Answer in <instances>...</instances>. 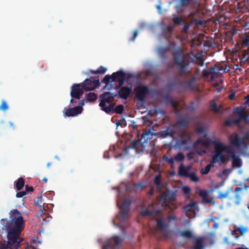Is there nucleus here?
<instances>
[{
	"label": "nucleus",
	"mask_w": 249,
	"mask_h": 249,
	"mask_svg": "<svg viewBox=\"0 0 249 249\" xmlns=\"http://www.w3.org/2000/svg\"><path fill=\"white\" fill-rule=\"evenodd\" d=\"M190 55H193V53L190 52L184 55L182 49L180 47L177 48L172 52L174 64L178 70L177 74L179 77H182L189 72L188 69L189 63L186 62L185 57Z\"/></svg>",
	"instance_id": "nucleus-1"
},
{
	"label": "nucleus",
	"mask_w": 249,
	"mask_h": 249,
	"mask_svg": "<svg viewBox=\"0 0 249 249\" xmlns=\"http://www.w3.org/2000/svg\"><path fill=\"white\" fill-rule=\"evenodd\" d=\"M216 144L218 151L225 160L224 163L227 160V158L223 154L224 152L226 153L229 155V157L232 159V165L233 167H240L241 166V160L235 156L234 150L231 146L225 145L223 142H216Z\"/></svg>",
	"instance_id": "nucleus-2"
},
{
	"label": "nucleus",
	"mask_w": 249,
	"mask_h": 249,
	"mask_svg": "<svg viewBox=\"0 0 249 249\" xmlns=\"http://www.w3.org/2000/svg\"><path fill=\"white\" fill-rule=\"evenodd\" d=\"M116 93L114 94L110 92H105L99 96L100 104L99 106L101 109L107 113H109L113 111V107L115 104L112 102L114 97L117 96Z\"/></svg>",
	"instance_id": "nucleus-3"
},
{
	"label": "nucleus",
	"mask_w": 249,
	"mask_h": 249,
	"mask_svg": "<svg viewBox=\"0 0 249 249\" xmlns=\"http://www.w3.org/2000/svg\"><path fill=\"white\" fill-rule=\"evenodd\" d=\"M21 232L14 227L10 228L8 230L7 238L8 241L4 248H9L10 249H18L21 240L18 241V235Z\"/></svg>",
	"instance_id": "nucleus-4"
},
{
	"label": "nucleus",
	"mask_w": 249,
	"mask_h": 249,
	"mask_svg": "<svg viewBox=\"0 0 249 249\" xmlns=\"http://www.w3.org/2000/svg\"><path fill=\"white\" fill-rule=\"evenodd\" d=\"M126 73L123 71H119L113 72L111 75H106L102 80L103 83L106 84L104 89L107 88L108 90L112 89V82H116L125 78Z\"/></svg>",
	"instance_id": "nucleus-5"
},
{
	"label": "nucleus",
	"mask_w": 249,
	"mask_h": 249,
	"mask_svg": "<svg viewBox=\"0 0 249 249\" xmlns=\"http://www.w3.org/2000/svg\"><path fill=\"white\" fill-rule=\"evenodd\" d=\"M214 152L212 157V160L211 162L208 164L204 169H202L200 171V173L202 175L208 174L211 170L212 167L214 166V164L218 162H220L222 163H224L225 159L224 157L220 154V153L218 151L217 148L216 142L214 143Z\"/></svg>",
	"instance_id": "nucleus-6"
},
{
	"label": "nucleus",
	"mask_w": 249,
	"mask_h": 249,
	"mask_svg": "<svg viewBox=\"0 0 249 249\" xmlns=\"http://www.w3.org/2000/svg\"><path fill=\"white\" fill-rule=\"evenodd\" d=\"M80 84L84 90L91 91L100 86V81L99 79L95 80L93 77H90Z\"/></svg>",
	"instance_id": "nucleus-7"
},
{
	"label": "nucleus",
	"mask_w": 249,
	"mask_h": 249,
	"mask_svg": "<svg viewBox=\"0 0 249 249\" xmlns=\"http://www.w3.org/2000/svg\"><path fill=\"white\" fill-rule=\"evenodd\" d=\"M122 241L118 236H113L102 246V249H118Z\"/></svg>",
	"instance_id": "nucleus-8"
},
{
	"label": "nucleus",
	"mask_w": 249,
	"mask_h": 249,
	"mask_svg": "<svg viewBox=\"0 0 249 249\" xmlns=\"http://www.w3.org/2000/svg\"><path fill=\"white\" fill-rule=\"evenodd\" d=\"M135 97L140 101L143 102L146 96L150 93V90L146 86L139 85L135 88Z\"/></svg>",
	"instance_id": "nucleus-9"
},
{
	"label": "nucleus",
	"mask_w": 249,
	"mask_h": 249,
	"mask_svg": "<svg viewBox=\"0 0 249 249\" xmlns=\"http://www.w3.org/2000/svg\"><path fill=\"white\" fill-rule=\"evenodd\" d=\"M176 194L174 192H167L163 193L160 198L161 206L166 208H170L168 202H171L175 199Z\"/></svg>",
	"instance_id": "nucleus-10"
},
{
	"label": "nucleus",
	"mask_w": 249,
	"mask_h": 249,
	"mask_svg": "<svg viewBox=\"0 0 249 249\" xmlns=\"http://www.w3.org/2000/svg\"><path fill=\"white\" fill-rule=\"evenodd\" d=\"M178 85L183 88L185 89L194 90L196 87V77L193 76L190 79L182 82L178 81L175 83L174 85Z\"/></svg>",
	"instance_id": "nucleus-11"
},
{
	"label": "nucleus",
	"mask_w": 249,
	"mask_h": 249,
	"mask_svg": "<svg viewBox=\"0 0 249 249\" xmlns=\"http://www.w3.org/2000/svg\"><path fill=\"white\" fill-rule=\"evenodd\" d=\"M71 96L76 99H80L84 93V89L81 84H74L71 87Z\"/></svg>",
	"instance_id": "nucleus-12"
},
{
	"label": "nucleus",
	"mask_w": 249,
	"mask_h": 249,
	"mask_svg": "<svg viewBox=\"0 0 249 249\" xmlns=\"http://www.w3.org/2000/svg\"><path fill=\"white\" fill-rule=\"evenodd\" d=\"M46 210L45 208L42 209L40 207L39 212L36 213V216L39 218V221L43 224H47L49 222L52 218V217L49 215V214L46 212Z\"/></svg>",
	"instance_id": "nucleus-13"
},
{
	"label": "nucleus",
	"mask_w": 249,
	"mask_h": 249,
	"mask_svg": "<svg viewBox=\"0 0 249 249\" xmlns=\"http://www.w3.org/2000/svg\"><path fill=\"white\" fill-rule=\"evenodd\" d=\"M197 205V203L192 199L189 204L185 205L183 209L186 213V215L190 216L194 214L195 213L196 209L198 210V208L196 207Z\"/></svg>",
	"instance_id": "nucleus-14"
},
{
	"label": "nucleus",
	"mask_w": 249,
	"mask_h": 249,
	"mask_svg": "<svg viewBox=\"0 0 249 249\" xmlns=\"http://www.w3.org/2000/svg\"><path fill=\"white\" fill-rule=\"evenodd\" d=\"M64 113L65 116L68 117H74L82 112L83 108L80 106H77L73 108H69L64 109Z\"/></svg>",
	"instance_id": "nucleus-15"
},
{
	"label": "nucleus",
	"mask_w": 249,
	"mask_h": 249,
	"mask_svg": "<svg viewBox=\"0 0 249 249\" xmlns=\"http://www.w3.org/2000/svg\"><path fill=\"white\" fill-rule=\"evenodd\" d=\"M118 90V94L120 97L124 100L128 98L132 91V85L130 84L129 86L123 87L119 89Z\"/></svg>",
	"instance_id": "nucleus-16"
},
{
	"label": "nucleus",
	"mask_w": 249,
	"mask_h": 249,
	"mask_svg": "<svg viewBox=\"0 0 249 249\" xmlns=\"http://www.w3.org/2000/svg\"><path fill=\"white\" fill-rule=\"evenodd\" d=\"M202 53L200 52L197 53L194 57L191 58L189 63H194L203 66L204 65V60L202 58Z\"/></svg>",
	"instance_id": "nucleus-17"
},
{
	"label": "nucleus",
	"mask_w": 249,
	"mask_h": 249,
	"mask_svg": "<svg viewBox=\"0 0 249 249\" xmlns=\"http://www.w3.org/2000/svg\"><path fill=\"white\" fill-rule=\"evenodd\" d=\"M157 226L162 231V234L166 237H169V232L166 230L168 226L167 224L164 223L162 219H157Z\"/></svg>",
	"instance_id": "nucleus-18"
},
{
	"label": "nucleus",
	"mask_w": 249,
	"mask_h": 249,
	"mask_svg": "<svg viewBox=\"0 0 249 249\" xmlns=\"http://www.w3.org/2000/svg\"><path fill=\"white\" fill-rule=\"evenodd\" d=\"M13 221H14L15 224V226L13 227L22 231L24 228L23 217L21 216L14 217Z\"/></svg>",
	"instance_id": "nucleus-19"
},
{
	"label": "nucleus",
	"mask_w": 249,
	"mask_h": 249,
	"mask_svg": "<svg viewBox=\"0 0 249 249\" xmlns=\"http://www.w3.org/2000/svg\"><path fill=\"white\" fill-rule=\"evenodd\" d=\"M245 142V138L243 137L241 138L237 134H236L233 140L231 141V143L237 147H240L241 145L244 144Z\"/></svg>",
	"instance_id": "nucleus-20"
},
{
	"label": "nucleus",
	"mask_w": 249,
	"mask_h": 249,
	"mask_svg": "<svg viewBox=\"0 0 249 249\" xmlns=\"http://www.w3.org/2000/svg\"><path fill=\"white\" fill-rule=\"evenodd\" d=\"M234 111L241 119L245 120L247 118V115L245 111V109L242 107H235Z\"/></svg>",
	"instance_id": "nucleus-21"
},
{
	"label": "nucleus",
	"mask_w": 249,
	"mask_h": 249,
	"mask_svg": "<svg viewBox=\"0 0 249 249\" xmlns=\"http://www.w3.org/2000/svg\"><path fill=\"white\" fill-rule=\"evenodd\" d=\"M204 238L203 237L196 238L194 245V249H204Z\"/></svg>",
	"instance_id": "nucleus-22"
},
{
	"label": "nucleus",
	"mask_w": 249,
	"mask_h": 249,
	"mask_svg": "<svg viewBox=\"0 0 249 249\" xmlns=\"http://www.w3.org/2000/svg\"><path fill=\"white\" fill-rule=\"evenodd\" d=\"M209 74L211 75L212 79H214L221 75L220 71L218 70V66L216 65L209 69Z\"/></svg>",
	"instance_id": "nucleus-23"
},
{
	"label": "nucleus",
	"mask_w": 249,
	"mask_h": 249,
	"mask_svg": "<svg viewBox=\"0 0 249 249\" xmlns=\"http://www.w3.org/2000/svg\"><path fill=\"white\" fill-rule=\"evenodd\" d=\"M210 109L212 111L215 113H221L223 112L222 106L220 105L218 106L216 103L213 101L211 102Z\"/></svg>",
	"instance_id": "nucleus-24"
},
{
	"label": "nucleus",
	"mask_w": 249,
	"mask_h": 249,
	"mask_svg": "<svg viewBox=\"0 0 249 249\" xmlns=\"http://www.w3.org/2000/svg\"><path fill=\"white\" fill-rule=\"evenodd\" d=\"M166 131H167L169 134V137L174 138V136L177 133V129L176 127V125H171L167 127Z\"/></svg>",
	"instance_id": "nucleus-25"
},
{
	"label": "nucleus",
	"mask_w": 249,
	"mask_h": 249,
	"mask_svg": "<svg viewBox=\"0 0 249 249\" xmlns=\"http://www.w3.org/2000/svg\"><path fill=\"white\" fill-rule=\"evenodd\" d=\"M97 94L94 92H89L86 95L87 101L89 102H94L97 99Z\"/></svg>",
	"instance_id": "nucleus-26"
},
{
	"label": "nucleus",
	"mask_w": 249,
	"mask_h": 249,
	"mask_svg": "<svg viewBox=\"0 0 249 249\" xmlns=\"http://www.w3.org/2000/svg\"><path fill=\"white\" fill-rule=\"evenodd\" d=\"M189 168L185 167L183 165H181L178 169V173L181 176L187 177L189 174Z\"/></svg>",
	"instance_id": "nucleus-27"
},
{
	"label": "nucleus",
	"mask_w": 249,
	"mask_h": 249,
	"mask_svg": "<svg viewBox=\"0 0 249 249\" xmlns=\"http://www.w3.org/2000/svg\"><path fill=\"white\" fill-rule=\"evenodd\" d=\"M24 185V179L20 178L16 181V188L17 190H21Z\"/></svg>",
	"instance_id": "nucleus-28"
},
{
	"label": "nucleus",
	"mask_w": 249,
	"mask_h": 249,
	"mask_svg": "<svg viewBox=\"0 0 249 249\" xmlns=\"http://www.w3.org/2000/svg\"><path fill=\"white\" fill-rule=\"evenodd\" d=\"M107 71V69L104 67L103 66H100L97 70H89V72L91 74H103L106 73Z\"/></svg>",
	"instance_id": "nucleus-29"
},
{
	"label": "nucleus",
	"mask_w": 249,
	"mask_h": 249,
	"mask_svg": "<svg viewBox=\"0 0 249 249\" xmlns=\"http://www.w3.org/2000/svg\"><path fill=\"white\" fill-rule=\"evenodd\" d=\"M158 211L155 212L154 210H149L148 209L143 210L141 212L140 214L142 216H144L146 215L153 216L158 213Z\"/></svg>",
	"instance_id": "nucleus-30"
},
{
	"label": "nucleus",
	"mask_w": 249,
	"mask_h": 249,
	"mask_svg": "<svg viewBox=\"0 0 249 249\" xmlns=\"http://www.w3.org/2000/svg\"><path fill=\"white\" fill-rule=\"evenodd\" d=\"M191 141V139L189 138H180L178 141V143L184 147H186Z\"/></svg>",
	"instance_id": "nucleus-31"
},
{
	"label": "nucleus",
	"mask_w": 249,
	"mask_h": 249,
	"mask_svg": "<svg viewBox=\"0 0 249 249\" xmlns=\"http://www.w3.org/2000/svg\"><path fill=\"white\" fill-rule=\"evenodd\" d=\"M189 123L188 119L182 118L177 122L176 124L180 127H185L188 125Z\"/></svg>",
	"instance_id": "nucleus-32"
},
{
	"label": "nucleus",
	"mask_w": 249,
	"mask_h": 249,
	"mask_svg": "<svg viewBox=\"0 0 249 249\" xmlns=\"http://www.w3.org/2000/svg\"><path fill=\"white\" fill-rule=\"evenodd\" d=\"M124 110V107L123 105H119L115 107L114 108V107H113V111L109 113V114H113V113L115 112L117 114H121L123 113V111Z\"/></svg>",
	"instance_id": "nucleus-33"
},
{
	"label": "nucleus",
	"mask_w": 249,
	"mask_h": 249,
	"mask_svg": "<svg viewBox=\"0 0 249 249\" xmlns=\"http://www.w3.org/2000/svg\"><path fill=\"white\" fill-rule=\"evenodd\" d=\"M172 21L176 25H182L183 19L181 17H179L176 15H173Z\"/></svg>",
	"instance_id": "nucleus-34"
},
{
	"label": "nucleus",
	"mask_w": 249,
	"mask_h": 249,
	"mask_svg": "<svg viewBox=\"0 0 249 249\" xmlns=\"http://www.w3.org/2000/svg\"><path fill=\"white\" fill-rule=\"evenodd\" d=\"M180 234L181 236L188 239L193 237L192 232L189 230L183 231L180 232Z\"/></svg>",
	"instance_id": "nucleus-35"
},
{
	"label": "nucleus",
	"mask_w": 249,
	"mask_h": 249,
	"mask_svg": "<svg viewBox=\"0 0 249 249\" xmlns=\"http://www.w3.org/2000/svg\"><path fill=\"white\" fill-rule=\"evenodd\" d=\"M187 178H189L192 181L197 182L199 180V178L198 177L195 173H189L188 175Z\"/></svg>",
	"instance_id": "nucleus-36"
},
{
	"label": "nucleus",
	"mask_w": 249,
	"mask_h": 249,
	"mask_svg": "<svg viewBox=\"0 0 249 249\" xmlns=\"http://www.w3.org/2000/svg\"><path fill=\"white\" fill-rule=\"evenodd\" d=\"M42 195H40L37 198V200L35 201V205L36 206H37L39 207V210L40 209V207L42 209L44 207V208H45V206L47 205V204H46L45 203H43V205H41V204L42 203Z\"/></svg>",
	"instance_id": "nucleus-37"
},
{
	"label": "nucleus",
	"mask_w": 249,
	"mask_h": 249,
	"mask_svg": "<svg viewBox=\"0 0 249 249\" xmlns=\"http://www.w3.org/2000/svg\"><path fill=\"white\" fill-rule=\"evenodd\" d=\"M182 191L183 192L184 194L185 195V197L187 198H190L191 192L190 188L188 186H184L182 188Z\"/></svg>",
	"instance_id": "nucleus-38"
},
{
	"label": "nucleus",
	"mask_w": 249,
	"mask_h": 249,
	"mask_svg": "<svg viewBox=\"0 0 249 249\" xmlns=\"http://www.w3.org/2000/svg\"><path fill=\"white\" fill-rule=\"evenodd\" d=\"M131 203V201L130 200L128 199H125L122 206L120 207V209H129V206Z\"/></svg>",
	"instance_id": "nucleus-39"
},
{
	"label": "nucleus",
	"mask_w": 249,
	"mask_h": 249,
	"mask_svg": "<svg viewBox=\"0 0 249 249\" xmlns=\"http://www.w3.org/2000/svg\"><path fill=\"white\" fill-rule=\"evenodd\" d=\"M206 21L204 20H198L196 18L191 20L190 23L191 24H195L196 25H202L205 23Z\"/></svg>",
	"instance_id": "nucleus-40"
},
{
	"label": "nucleus",
	"mask_w": 249,
	"mask_h": 249,
	"mask_svg": "<svg viewBox=\"0 0 249 249\" xmlns=\"http://www.w3.org/2000/svg\"><path fill=\"white\" fill-rule=\"evenodd\" d=\"M185 156L181 152L178 153L175 157V160L177 161H181L184 160Z\"/></svg>",
	"instance_id": "nucleus-41"
},
{
	"label": "nucleus",
	"mask_w": 249,
	"mask_h": 249,
	"mask_svg": "<svg viewBox=\"0 0 249 249\" xmlns=\"http://www.w3.org/2000/svg\"><path fill=\"white\" fill-rule=\"evenodd\" d=\"M202 202L204 204H214L215 201L213 198L209 199L208 196L202 198Z\"/></svg>",
	"instance_id": "nucleus-42"
},
{
	"label": "nucleus",
	"mask_w": 249,
	"mask_h": 249,
	"mask_svg": "<svg viewBox=\"0 0 249 249\" xmlns=\"http://www.w3.org/2000/svg\"><path fill=\"white\" fill-rule=\"evenodd\" d=\"M238 231L241 235H243L249 231V229L246 227L239 226L238 227Z\"/></svg>",
	"instance_id": "nucleus-43"
},
{
	"label": "nucleus",
	"mask_w": 249,
	"mask_h": 249,
	"mask_svg": "<svg viewBox=\"0 0 249 249\" xmlns=\"http://www.w3.org/2000/svg\"><path fill=\"white\" fill-rule=\"evenodd\" d=\"M8 109V105L5 100L1 101V104L0 106V110L5 111Z\"/></svg>",
	"instance_id": "nucleus-44"
},
{
	"label": "nucleus",
	"mask_w": 249,
	"mask_h": 249,
	"mask_svg": "<svg viewBox=\"0 0 249 249\" xmlns=\"http://www.w3.org/2000/svg\"><path fill=\"white\" fill-rule=\"evenodd\" d=\"M121 210V215L122 218H125L128 215L129 209H120Z\"/></svg>",
	"instance_id": "nucleus-45"
},
{
	"label": "nucleus",
	"mask_w": 249,
	"mask_h": 249,
	"mask_svg": "<svg viewBox=\"0 0 249 249\" xmlns=\"http://www.w3.org/2000/svg\"><path fill=\"white\" fill-rule=\"evenodd\" d=\"M191 134L187 131H184L180 136V138H189L191 139Z\"/></svg>",
	"instance_id": "nucleus-46"
},
{
	"label": "nucleus",
	"mask_w": 249,
	"mask_h": 249,
	"mask_svg": "<svg viewBox=\"0 0 249 249\" xmlns=\"http://www.w3.org/2000/svg\"><path fill=\"white\" fill-rule=\"evenodd\" d=\"M158 135L163 138H165L169 136V134L168 133L167 131L163 130L160 131L159 132Z\"/></svg>",
	"instance_id": "nucleus-47"
},
{
	"label": "nucleus",
	"mask_w": 249,
	"mask_h": 249,
	"mask_svg": "<svg viewBox=\"0 0 249 249\" xmlns=\"http://www.w3.org/2000/svg\"><path fill=\"white\" fill-rule=\"evenodd\" d=\"M199 195L202 198L203 197H207L209 196V192L207 190H200Z\"/></svg>",
	"instance_id": "nucleus-48"
},
{
	"label": "nucleus",
	"mask_w": 249,
	"mask_h": 249,
	"mask_svg": "<svg viewBox=\"0 0 249 249\" xmlns=\"http://www.w3.org/2000/svg\"><path fill=\"white\" fill-rule=\"evenodd\" d=\"M118 82V85L116 86V89L118 90L119 89L122 88L124 82H126L125 78L122 80H120L117 81Z\"/></svg>",
	"instance_id": "nucleus-49"
},
{
	"label": "nucleus",
	"mask_w": 249,
	"mask_h": 249,
	"mask_svg": "<svg viewBox=\"0 0 249 249\" xmlns=\"http://www.w3.org/2000/svg\"><path fill=\"white\" fill-rule=\"evenodd\" d=\"M163 159L165 161L168 162L169 163H170L171 165H173L174 163V160L175 158L173 159V158H169L167 156L164 155L163 156Z\"/></svg>",
	"instance_id": "nucleus-50"
},
{
	"label": "nucleus",
	"mask_w": 249,
	"mask_h": 249,
	"mask_svg": "<svg viewBox=\"0 0 249 249\" xmlns=\"http://www.w3.org/2000/svg\"><path fill=\"white\" fill-rule=\"evenodd\" d=\"M154 182L156 185H160L161 184V176L160 175L156 176Z\"/></svg>",
	"instance_id": "nucleus-51"
},
{
	"label": "nucleus",
	"mask_w": 249,
	"mask_h": 249,
	"mask_svg": "<svg viewBox=\"0 0 249 249\" xmlns=\"http://www.w3.org/2000/svg\"><path fill=\"white\" fill-rule=\"evenodd\" d=\"M11 214L13 216V220L16 215L20 216V213L17 209L13 210L11 211Z\"/></svg>",
	"instance_id": "nucleus-52"
},
{
	"label": "nucleus",
	"mask_w": 249,
	"mask_h": 249,
	"mask_svg": "<svg viewBox=\"0 0 249 249\" xmlns=\"http://www.w3.org/2000/svg\"><path fill=\"white\" fill-rule=\"evenodd\" d=\"M229 195V192H227L225 193L220 192L218 196V198L220 199H223L227 197Z\"/></svg>",
	"instance_id": "nucleus-53"
},
{
	"label": "nucleus",
	"mask_w": 249,
	"mask_h": 249,
	"mask_svg": "<svg viewBox=\"0 0 249 249\" xmlns=\"http://www.w3.org/2000/svg\"><path fill=\"white\" fill-rule=\"evenodd\" d=\"M190 27V25L187 23H185L182 29V32L183 33H187Z\"/></svg>",
	"instance_id": "nucleus-54"
},
{
	"label": "nucleus",
	"mask_w": 249,
	"mask_h": 249,
	"mask_svg": "<svg viewBox=\"0 0 249 249\" xmlns=\"http://www.w3.org/2000/svg\"><path fill=\"white\" fill-rule=\"evenodd\" d=\"M25 191L26 192V195L31 192H33L34 191V188L32 186H29L28 185H26L25 187Z\"/></svg>",
	"instance_id": "nucleus-55"
},
{
	"label": "nucleus",
	"mask_w": 249,
	"mask_h": 249,
	"mask_svg": "<svg viewBox=\"0 0 249 249\" xmlns=\"http://www.w3.org/2000/svg\"><path fill=\"white\" fill-rule=\"evenodd\" d=\"M204 131H205V128L202 125H201L200 124L198 125V126L197 127V131L198 133H201L204 132Z\"/></svg>",
	"instance_id": "nucleus-56"
},
{
	"label": "nucleus",
	"mask_w": 249,
	"mask_h": 249,
	"mask_svg": "<svg viewBox=\"0 0 249 249\" xmlns=\"http://www.w3.org/2000/svg\"><path fill=\"white\" fill-rule=\"evenodd\" d=\"M25 195H26V192L25 191H20V192H18L16 194L17 197H22Z\"/></svg>",
	"instance_id": "nucleus-57"
},
{
	"label": "nucleus",
	"mask_w": 249,
	"mask_h": 249,
	"mask_svg": "<svg viewBox=\"0 0 249 249\" xmlns=\"http://www.w3.org/2000/svg\"><path fill=\"white\" fill-rule=\"evenodd\" d=\"M167 52V49L165 48H160L159 50V53L163 57H164L165 54L166 52Z\"/></svg>",
	"instance_id": "nucleus-58"
},
{
	"label": "nucleus",
	"mask_w": 249,
	"mask_h": 249,
	"mask_svg": "<svg viewBox=\"0 0 249 249\" xmlns=\"http://www.w3.org/2000/svg\"><path fill=\"white\" fill-rule=\"evenodd\" d=\"M242 44L245 46H247L249 45V38L248 37L245 38L243 41Z\"/></svg>",
	"instance_id": "nucleus-59"
},
{
	"label": "nucleus",
	"mask_w": 249,
	"mask_h": 249,
	"mask_svg": "<svg viewBox=\"0 0 249 249\" xmlns=\"http://www.w3.org/2000/svg\"><path fill=\"white\" fill-rule=\"evenodd\" d=\"M196 144L201 143V144H203V145H207V144H208V143H207L206 142H204V141H202V140H200V139H198V140L196 141Z\"/></svg>",
	"instance_id": "nucleus-60"
},
{
	"label": "nucleus",
	"mask_w": 249,
	"mask_h": 249,
	"mask_svg": "<svg viewBox=\"0 0 249 249\" xmlns=\"http://www.w3.org/2000/svg\"><path fill=\"white\" fill-rule=\"evenodd\" d=\"M132 77H134V75L132 74H131V73L126 74V76H125L126 82H127L129 79H130L131 78H132Z\"/></svg>",
	"instance_id": "nucleus-61"
},
{
	"label": "nucleus",
	"mask_w": 249,
	"mask_h": 249,
	"mask_svg": "<svg viewBox=\"0 0 249 249\" xmlns=\"http://www.w3.org/2000/svg\"><path fill=\"white\" fill-rule=\"evenodd\" d=\"M138 33L137 30H135L134 31L133 36H132V38L131 39V41H134L135 39L136 38V37L138 36Z\"/></svg>",
	"instance_id": "nucleus-62"
},
{
	"label": "nucleus",
	"mask_w": 249,
	"mask_h": 249,
	"mask_svg": "<svg viewBox=\"0 0 249 249\" xmlns=\"http://www.w3.org/2000/svg\"><path fill=\"white\" fill-rule=\"evenodd\" d=\"M154 193V189L153 188H151L149 191L148 193V194L149 196H152Z\"/></svg>",
	"instance_id": "nucleus-63"
},
{
	"label": "nucleus",
	"mask_w": 249,
	"mask_h": 249,
	"mask_svg": "<svg viewBox=\"0 0 249 249\" xmlns=\"http://www.w3.org/2000/svg\"><path fill=\"white\" fill-rule=\"evenodd\" d=\"M246 99L245 104L247 105L249 107V94L245 97Z\"/></svg>",
	"instance_id": "nucleus-64"
}]
</instances>
